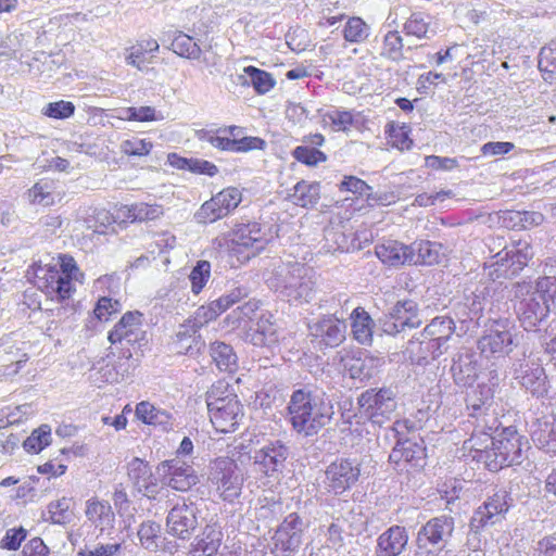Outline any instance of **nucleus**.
<instances>
[{
    "label": "nucleus",
    "mask_w": 556,
    "mask_h": 556,
    "mask_svg": "<svg viewBox=\"0 0 556 556\" xmlns=\"http://www.w3.org/2000/svg\"><path fill=\"white\" fill-rule=\"evenodd\" d=\"M85 515L88 521L101 531L112 528L115 521V514L111 504L97 496L86 502Z\"/></svg>",
    "instance_id": "obj_36"
},
{
    "label": "nucleus",
    "mask_w": 556,
    "mask_h": 556,
    "mask_svg": "<svg viewBox=\"0 0 556 556\" xmlns=\"http://www.w3.org/2000/svg\"><path fill=\"white\" fill-rule=\"evenodd\" d=\"M361 477V465L350 458H337L325 471V484L329 493L341 495L356 484Z\"/></svg>",
    "instance_id": "obj_14"
},
{
    "label": "nucleus",
    "mask_w": 556,
    "mask_h": 556,
    "mask_svg": "<svg viewBox=\"0 0 556 556\" xmlns=\"http://www.w3.org/2000/svg\"><path fill=\"white\" fill-rule=\"evenodd\" d=\"M404 356L412 365L422 366L435 357V349L432 346V341H427L425 338L413 339L408 341Z\"/></svg>",
    "instance_id": "obj_43"
},
{
    "label": "nucleus",
    "mask_w": 556,
    "mask_h": 556,
    "mask_svg": "<svg viewBox=\"0 0 556 556\" xmlns=\"http://www.w3.org/2000/svg\"><path fill=\"white\" fill-rule=\"evenodd\" d=\"M127 475L135 484L141 485L151 478V467L147 460L135 457L127 465Z\"/></svg>",
    "instance_id": "obj_59"
},
{
    "label": "nucleus",
    "mask_w": 556,
    "mask_h": 556,
    "mask_svg": "<svg viewBox=\"0 0 556 556\" xmlns=\"http://www.w3.org/2000/svg\"><path fill=\"white\" fill-rule=\"evenodd\" d=\"M326 142V138L320 132H314L303 136L302 144L292 150V156L299 163L307 167H316L328 161V155L319 148Z\"/></svg>",
    "instance_id": "obj_23"
},
{
    "label": "nucleus",
    "mask_w": 556,
    "mask_h": 556,
    "mask_svg": "<svg viewBox=\"0 0 556 556\" xmlns=\"http://www.w3.org/2000/svg\"><path fill=\"white\" fill-rule=\"evenodd\" d=\"M483 440L479 443L477 434L465 442L469 448L480 453L484 457L490 470H497L503 467L518 465L522 460V437L511 427L505 428L493 438L489 430H481Z\"/></svg>",
    "instance_id": "obj_3"
},
{
    "label": "nucleus",
    "mask_w": 556,
    "mask_h": 556,
    "mask_svg": "<svg viewBox=\"0 0 556 556\" xmlns=\"http://www.w3.org/2000/svg\"><path fill=\"white\" fill-rule=\"evenodd\" d=\"M143 314L139 311H128L122 315L119 320L108 333V340L111 344H117L123 341L135 342L142 332Z\"/></svg>",
    "instance_id": "obj_25"
},
{
    "label": "nucleus",
    "mask_w": 556,
    "mask_h": 556,
    "mask_svg": "<svg viewBox=\"0 0 556 556\" xmlns=\"http://www.w3.org/2000/svg\"><path fill=\"white\" fill-rule=\"evenodd\" d=\"M391 318L395 331H402L405 328H417L421 325L418 306L413 300L397 302L391 313Z\"/></svg>",
    "instance_id": "obj_38"
},
{
    "label": "nucleus",
    "mask_w": 556,
    "mask_h": 556,
    "mask_svg": "<svg viewBox=\"0 0 556 556\" xmlns=\"http://www.w3.org/2000/svg\"><path fill=\"white\" fill-rule=\"evenodd\" d=\"M168 533L182 540L189 539L198 527V508L191 501L177 503L166 518Z\"/></svg>",
    "instance_id": "obj_19"
},
{
    "label": "nucleus",
    "mask_w": 556,
    "mask_h": 556,
    "mask_svg": "<svg viewBox=\"0 0 556 556\" xmlns=\"http://www.w3.org/2000/svg\"><path fill=\"white\" fill-rule=\"evenodd\" d=\"M513 500L506 490H498L480 506L470 520V527L478 532L486 526H493L505 518Z\"/></svg>",
    "instance_id": "obj_16"
},
{
    "label": "nucleus",
    "mask_w": 556,
    "mask_h": 556,
    "mask_svg": "<svg viewBox=\"0 0 556 556\" xmlns=\"http://www.w3.org/2000/svg\"><path fill=\"white\" fill-rule=\"evenodd\" d=\"M210 354L220 370L232 372L236 369L237 356L230 345L224 342H214L210 346Z\"/></svg>",
    "instance_id": "obj_44"
},
{
    "label": "nucleus",
    "mask_w": 556,
    "mask_h": 556,
    "mask_svg": "<svg viewBox=\"0 0 556 556\" xmlns=\"http://www.w3.org/2000/svg\"><path fill=\"white\" fill-rule=\"evenodd\" d=\"M48 511L53 523L65 525L70 522L72 518V498L62 497L51 502Z\"/></svg>",
    "instance_id": "obj_57"
},
{
    "label": "nucleus",
    "mask_w": 556,
    "mask_h": 556,
    "mask_svg": "<svg viewBox=\"0 0 556 556\" xmlns=\"http://www.w3.org/2000/svg\"><path fill=\"white\" fill-rule=\"evenodd\" d=\"M223 542L218 525H207L190 549V556H215Z\"/></svg>",
    "instance_id": "obj_37"
},
{
    "label": "nucleus",
    "mask_w": 556,
    "mask_h": 556,
    "mask_svg": "<svg viewBox=\"0 0 556 556\" xmlns=\"http://www.w3.org/2000/svg\"><path fill=\"white\" fill-rule=\"evenodd\" d=\"M206 406L213 428L220 433L235 432L244 417V407L238 395L222 380L207 390Z\"/></svg>",
    "instance_id": "obj_5"
},
{
    "label": "nucleus",
    "mask_w": 556,
    "mask_h": 556,
    "mask_svg": "<svg viewBox=\"0 0 556 556\" xmlns=\"http://www.w3.org/2000/svg\"><path fill=\"white\" fill-rule=\"evenodd\" d=\"M346 325L334 315H325L309 326L313 341L320 349L337 348L345 340Z\"/></svg>",
    "instance_id": "obj_20"
},
{
    "label": "nucleus",
    "mask_w": 556,
    "mask_h": 556,
    "mask_svg": "<svg viewBox=\"0 0 556 556\" xmlns=\"http://www.w3.org/2000/svg\"><path fill=\"white\" fill-rule=\"evenodd\" d=\"M533 252L530 243L527 240L514 241L511 245L505 247L501 252L494 255L495 265L501 267L505 266V263H509L510 274L515 275L519 273L532 258Z\"/></svg>",
    "instance_id": "obj_27"
},
{
    "label": "nucleus",
    "mask_w": 556,
    "mask_h": 556,
    "mask_svg": "<svg viewBox=\"0 0 556 556\" xmlns=\"http://www.w3.org/2000/svg\"><path fill=\"white\" fill-rule=\"evenodd\" d=\"M75 110L76 108L73 102L59 100L48 103L43 108L42 114L53 119H65L72 117L75 113Z\"/></svg>",
    "instance_id": "obj_60"
},
{
    "label": "nucleus",
    "mask_w": 556,
    "mask_h": 556,
    "mask_svg": "<svg viewBox=\"0 0 556 556\" xmlns=\"http://www.w3.org/2000/svg\"><path fill=\"white\" fill-rule=\"evenodd\" d=\"M211 278V264L208 261H198L195 266L189 274V280L191 283V291L198 295L205 288L206 283Z\"/></svg>",
    "instance_id": "obj_53"
},
{
    "label": "nucleus",
    "mask_w": 556,
    "mask_h": 556,
    "mask_svg": "<svg viewBox=\"0 0 556 556\" xmlns=\"http://www.w3.org/2000/svg\"><path fill=\"white\" fill-rule=\"evenodd\" d=\"M51 427L45 424L31 431V433L23 442V447L28 453L39 454L51 444Z\"/></svg>",
    "instance_id": "obj_47"
},
{
    "label": "nucleus",
    "mask_w": 556,
    "mask_h": 556,
    "mask_svg": "<svg viewBox=\"0 0 556 556\" xmlns=\"http://www.w3.org/2000/svg\"><path fill=\"white\" fill-rule=\"evenodd\" d=\"M470 304H457V316L460 321V332L466 333L470 328H473V320L478 318L479 313L482 311V304L478 296L473 295L468 299Z\"/></svg>",
    "instance_id": "obj_50"
},
{
    "label": "nucleus",
    "mask_w": 556,
    "mask_h": 556,
    "mask_svg": "<svg viewBox=\"0 0 556 556\" xmlns=\"http://www.w3.org/2000/svg\"><path fill=\"white\" fill-rule=\"evenodd\" d=\"M243 72L250 77L251 85L257 94L269 92L276 85L273 75L253 65L245 66Z\"/></svg>",
    "instance_id": "obj_51"
},
{
    "label": "nucleus",
    "mask_w": 556,
    "mask_h": 556,
    "mask_svg": "<svg viewBox=\"0 0 556 556\" xmlns=\"http://www.w3.org/2000/svg\"><path fill=\"white\" fill-rule=\"evenodd\" d=\"M444 521L440 518L429 520L418 532L417 542L420 547L437 545L443 539Z\"/></svg>",
    "instance_id": "obj_49"
},
{
    "label": "nucleus",
    "mask_w": 556,
    "mask_h": 556,
    "mask_svg": "<svg viewBox=\"0 0 556 556\" xmlns=\"http://www.w3.org/2000/svg\"><path fill=\"white\" fill-rule=\"evenodd\" d=\"M338 188L342 193H352L355 200H365L369 206L384 204L383 197L375 194L372 187L356 176L345 175Z\"/></svg>",
    "instance_id": "obj_35"
},
{
    "label": "nucleus",
    "mask_w": 556,
    "mask_h": 556,
    "mask_svg": "<svg viewBox=\"0 0 556 556\" xmlns=\"http://www.w3.org/2000/svg\"><path fill=\"white\" fill-rule=\"evenodd\" d=\"M514 330L515 325L508 318L490 320L484 334L478 341L479 350L486 357L509 354L517 345Z\"/></svg>",
    "instance_id": "obj_11"
},
{
    "label": "nucleus",
    "mask_w": 556,
    "mask_h": 556,
    "mask_svg": "<svg viewBox=\"0 0 556 556\" xmlns=\"http://www.w3.org/2000/svg\"><path fill=\"white\" fill-rule=\"evenodd\" d=\"M496 388L497 377L492 376L488 382L482 381L476 387H470L466 394L467 409L470 410L469 416L477 420L475 432L497 429V413L493 408Z\"/></svg>",
    "instance_id": "obj_8"
},
{
    "label": "nucleus",
    "mask_w": 556,
    "mask_h": 556,
    "mask_svg": "<svg viewBox=\"0 0 556 556\" xmlns=\"http://www.w3.org/2000/svg\"><path fill=\"white\" fill-rule=\"evenodd\" d=\"M396 409V393L389 387L369 388L357 396L358 414L374 427L390 422Z\"/></svg>",
    "instance_id": "obj_7"
},
{
    "label": "nucleus",
    "mask_w": 556,
    "mask_h": 556,
    "mask_svg": "<svg viewBox=\"0 0 556 556\" xmlns=\"http://www.w3.org/2000/svg\"><path fill=\"white\" fill-rule=\"evenodd\" d=\"M287 409L293 430L306 437L317 434L334 415L333 405L324 393L306 388L292 392Z\"/></svg>",
    "instance_id": "obj_2"
},
{
    "label": "nucleus",
    "mask_w": 556,
    "mask_h": 556,
    "mask_svg": "<svg viewBox=\"0 0 556 556\" xmlns=\"http://www.w3.org/2000/svg\"><path fill=\"white\" fill-rule=\"evenodd\" d=\"M519 383L534 396H544L547 393V377L543 367L534 363L521 365Z\"/></svg>",
    "instance_id": "obj_32"
},
{
    "label": "nucleus",
    "mask_w": 556,
    "mask_h": 556,
    "mask_svg": "<svg viewBox=\"0 0 556 556\" xmlns=\"http://www.w3.org/2000/svg\"><path fill=\"white\" fill-rule=\"evenodd\" d=\"M56 258L59 266L33 264V283L48 300L63 305L73 300L77 292L76 283H84L85 274L71 254L60 253Z\"/></svg>",
    "instance_id": "obj_1"
},
{
    "label": "nucleus",
    "mask_w": 556,
    "mask_h": 556,
    "mask_svg": "<svg viewBox=\"0 0 556 556\" xmlns=\"http://www.w3.org/2000/svg\"><path fill=\"white\" fill-rule=\"evenodd\" d=\"M412 132L413 129L409 124L399 121H388L383 128L387 148L399 152L409 151L414 146Z\"/></svg>",
    "instance_id": "obj_28"
},
{
    "label": "nucleus",
    "mask_w": 556,
    "mask_h": 556,
    "mask_svg": "<svg viewBox=\"0 0 556 556\" xmlns=\"http://www.w3.org/2000/svg\"><path fill=\"white\" fill-rule=\"evenodd\" d=\"M408 535L404 527L392 526L377 541V556H399L406 547Z\"/></svg>",
    "instance_id": "obj_29"
},
{
    "label": "nucleus",
    "mask_w": 556,
    "mask_h": 556,
    "mask_svg": "<svg viewBox=\"0 0 556 556\" xmlns=\"http://www.w3.org/2000/svg\"><path fill=\"white\" fill-rule=\"evenodd\" d=\"M242 202V192L237 187H226L206 200L195 213L200 224H212L231 214Z\"/></svg>",
    "instance_id": "obj_13"
},
{
    "label": "nucleus",
    "mask_w": 556,
    "mask_h": 556,
    "mask_svg": "<svg viewBox=\"0 0 556 556\" xmlns=\"http://www.w3.org/2000/svg\"><path fill=\"white\" fill-rule=\"evenodd\" d=\"M25 198L30 205L51 207L63 201L65 191L58 179L42 177L27 189Z\"/></svg>",
    "instance_id": "obj_21"
},
{
    "label": "nucleus",
    "mask_w": 556,
    "mask_h": 556,
    "mask_svg": "<svg viewBox=\"0 0 556 556\" xmlns=\"http://www.w3.org/2000/svg\"><path fill=\"white\" fill-rule=\"evenodd\" d=\"M320 190L321 186L319 181L301 179L293 186L287 199L295 206L312 208L320 200Z\"/></svg>",
    "instance_id": "obj_34"
},
{
    "label": "nucleus",
    "mask_w": 556,
    "mask_h": 556,
    "mask_svg": "<svg viewBox=\"0 0 556 556\" xmlns=\"http://www.w3.org/2000/svg\"><path fill=\"white\" fill-rule=\"evenodd\" d=\"M426 456V447L422 442L399 439L389 455V459L399 467H421Z\"/></svg>",
    "instance_id": "obj_26"
},
{
    "label": "nucleus",
    "mask_w": 556,
    "mask_h": 556,
    "mask_svg": "<svg viewBox=\"0 0 556 556\" xmlns=\"http://www.w3.org/2000/svg\"><path fill=\"white\" fill-rule=\"evenodd\" d=\"M153 142L150 139L132 137L121 143V152L127 156L142 157L150 154Z\"/></svg>",
    "instance_id": "obj_56"
},
{
    "label": "nucleus",
    "mask_w": 556,
    "mask_h": 556,
    "mask_svg": "<svg viewBox=\"0 0 556 556\" xmlns=\"http://www.w3.org/2000/svg\"><path fill=\"white\" fill-rule=\"evenodd\" d=\"M269 283L275 292L287 298L289 302H308L315 288L312 269L299 262L279 265Z\"/></svg>",
    "instance_id": "obj_6"
},
{
    "label": "nucleus",
    "mask_w": 556,
    "mask_h": 556,
    "mask_svg": "<svg viewBox=\"0 0 556 556\" xmlns=\"http://www.w3.org/2000/svg\"><path fill=\"white\" fill-rule=\"evenodd\" d=\"M375 254L389 267L413 265V244H405L394 239H383L375 247Z\"/></svg>",
    "instance_id": "obj_22"
},
{
    "label": "nucleus",
    "mask_w": 556,
    "mask_h": 556,
    "mask_svg": "<svg viewBox=\"0 0 556 556\" xmlns=\"http://www.w3.org/2000/svg\"><path fill=\"white\" fill-rule=\"evenodd\" d=\"M165 485L178 492H188L199 481L193 467L178 459H167L157 466Z\"/></svg>",
    "instance_id": "obj_17"
},
{
    "label": "nucleus",
    "mask_w": 556,
    "mask_h": 556,
    "mask_svg": "<svg viewBox=\"0 0 556 556\" xmlns=\"http://www.w3.org/2000/svg\"><path fill=\"white\" fill-rule=\"evenodd\" d=\"M342 35L349 43H362L369 36V26L362 17L351 16L342 29Z\"/></svg>",
    "instance_id": "obj_48"
},
{
    "label": "nucleus",
    "mask_w": 556,
    "mask_h": 556,
    "mask_svg": "<svg viewBox=\"0 0 556 556\" xmlns=\"http://www.w3.org/2000/svg\"><path fill=\"white\" fill-rule=\"evenodd\" d=\"M244 128L237 125L223 126L215 130L201 129L197 131L200 140L208 142L219 151L245 153L264 150L266 142L260 137L243 136Z\"/></svg>",
    "instance_id": "obj_9"
},
{
    "label": "nucleus",
    "mask_w": 556,
    "mask_h": 556,
    "mask_svg": "<svg viewBox=\"0 0 556 556\" xmlns=\"http://www.w3.org/2000/svg\"><path fill=\"white\" fill-rule=\"evenodd\" d=\"M288 457L289 448L282 441H270L254 453L253 466L256 478L264 483L269 479H278Z\"/></svg>",
    "instance_id": "obj_12"
},
{
    "label": "nucleus",
    "mask_w": 556,
    "mask_h": 556,
    "mask_svg": "<svg viewBox=\"0 0 556 556\" xmlns=\"http://www.w3.org/2000/svg\"><path fill=\"white\" fill-rule=\"evenodd\" d=\"M218 464L224 470L218 484L219 496L223 501L232 503L240 496L242 490V481L236 475L237 464L229 458L220 459Z\"/></svg>",
    "instance_id": "obj_31"
},
{
    "label": "nucleus",
    "mask_w": 556,
    "mask_h": 556,
    "mask_svg": "<svg viewBox=\"0 0 556 556\" xmlns=\"http://www.w3.org/2000/svg\"><path fill=\"white\" fill-rule=\"evenodd\" d=\"M270 240L258 222L236 224L224 236V248L228 263L237 268L261 255Z\"/></svg>",
    "instance_id": "obj_4"
},
{
    "label": "nucleus",
    "mask_w": 556,
    "mask_h": 556,
    "mask_svg": "<svg viewBox=\"0 0 556 556\" xmlns=\"http://www.w3.org/2000/svg\"><path fill=\"white\" fill-rule=\"evenodd\" d=\"M353 338L363 345H370L374 338L375 323L364 307L357 306L351 313Z\"/></svg>",
    "instance_id": "obj_39"
},
{
    "label": "nucleus",
    "mask_w": 556,
    "mask_h": 556,
    "mask_svg": "<svg viewBox=\"0 0 556 556\" xmlns=\"http://www.w3.org/2000/svg\"><path fill=\"white\" fill-rule=\"evenodd\" d=\"M438 251L433 249L430 241H421L418 243L417 252L413 247V265H432L438 262Z\"/></svg>",
    "instance_id": "obj_63"
},
{
    "label": "nucleus",
    "mask_w": 556,
    "mask_h": 556,
    "mask_svg": "<svg viewBox=\"0 0 556 556\" xmlns=\"http://www.w3.org/2000/svg\"><path fill=\"white\" fill-rule=\"evenodd\" d=\"M164 215V207L159 203L135 202L116 207V220L125 224L153 222Z\"/></svg>",
    "instance_id": "obj_24"
},
{
    "label": "nucleus",
    "mask_w": 556,
    "mask_h": 556,
    "mask_svg": "<svg viewBox=\"0 0 556 556\" xmlns=\"http://www.w3.org/2000/svg\"><path fill=\"white\" fill-rule=\"evenodd\" d=\"M430 16L421 12L413 13L404 24V31L407 36L424 38L429 31Z\"/></svg>",
    "instance_id": "obj_55"
},
{
    "label": "nucleus",
    "mask_w": 556,
    "mask_h": 556,
    "mask_svg": "<svg viewBox=\"0 0 556 556\" xmlns=\"http://www.w3.org/2000/svg\"><path fill=\"white\" fill-rule=\"evenodd\" d=\"M172 50L179 56L189 60H200L202 50L200 46L194 41V38L178 31L175 34L172 41Z\"/></svg>",
    "instance_id": "obj_45"
},
{
    "label": "nucleus",
    "mask_w": 556,
    "mask_h": 556,
    "mask_svg": "<svg viewBox=\"0 0 556 556\" xmlns=\"http://www.w3.org/2000/svg\"><path fill=\"white\" fill-rule=\"evenodd\" d=\"M240 291H233L229 294L219 296L199 306L194 313L186 320L185 326L189 327L193 333L202 327L216 320L223 313L240 301Z\"/></svg>",
    "instance_id": "obj_18"
},
{
    "label": "nucleus",
    "mask_w": 556,
    "mask_h": 556,
    "mask_svg": "<svg viewBox=\"0 0 556 556\" xmlns=\"http://www.w3.org/2000/svg\"><path fill=\"white\" fill-rule=\"evenodd\" d=\"M119 278L116 274H105L98 277L92 283L93 292H97L101 295H111L118 290Z\"/></svg>",
    "instance_id": "obj_64"
},
{
    "label": "nucleus",
    "mask_w": 556,
    "mask_h": 556,
    "mask_svg": "<svg viewBox=\"0 0 556 556\" xmlns=\"http://www.w3.org/2000/svg\"><path fill=\"white\" fill-rule=\"evenodd\" d=\"M303 520L298 513H291L278 526L274 540L273 553L276 556H292L301 546Z\"/></svg>",
    "instance_id": "obj_15"
},
{
    "label": "nucleus",
    "mask_w": 556,
    "mask_h": 556,
    "mask_svg": "<svg viewBox=\"0 0 556 556\" xmlns=\"http://www.w3.org/2000/svg\"><path fill=\"white\" fill-rule=\"evenodd\" d=\"M319 116L324 127H330L331 130L337 132H349L355 126L356 123V114L353 111H319Z\"/></svg>",
    "instance_id": "obj_41"
},
{
    "label": "nucleus",
    "mask_w": 556,
    "mask_h": 556,
    "mask_svg": "<svg viewBox=\"0 0 556 556\" xmlns=\"http://www.w3.org/2000/svg\"><path fill=\"white\" fill-rule=\"evenodd\" d=\"M403 50V39L397 30H390L384 35L382 43V55L390 59L401 56Z\"/></svg>",
    "instance_id": "obj_61"
},
{
    "label": "nucleus",
    "mask_w": 556,
    "mask_h": 556,
    "mask_svg": "<svg viewBox=\"0 0 556 556\" xmlns=\"http://www.w3.org/2000/svg\"><path fill=\"white\" fill-rule=\"evenodd\" d=\"M535 286L548 306V311L556 313V276L541 277L535 281Z\"/></svg>",
    "instance_id": "obj_58"
},
{
    "label": "nucleus",
    "mask_w": 556,
    "mask_h": 556,
    "mask_svg": "<svg viewBox=\"0 0 556 556\" xmlns=\"http://www.w3.org/2000/svg\"><path fill=\"white\" fill-rule=\"evenodd\" d=\"M452 336V319L450 317H435L425 328L422 337L432 341V346L439 350Z\"/></svg>",
    "instance_id": "obj_42"
},
{
    "label": "nucleus",
    "mask_w": 556,
    "mask_h": 556,
    "mask_svg": "<svg viewBox=\"0 0 556 556\" xmlns=\"http://www.w3.org/2000/svg\"><path fill=\"white\" fill-rule=\"evenodd\" d=\"M342 361L344 363V369L352 379L363 380L370 377L365 358L361 356H345Z\"/></svg>",
    "instance_id": "obj_62"
},
{
    "label": "nucleus",
    "mask_w": 556,
    "mask_h": 556,
    "mask_svg": "<svg viewBox=\"0 0 556 556\" xmlns=\"http://www.w3.org/2000/svg\"><path fill=\"white\" fill-rule=\"evenodd\" d=\"M121 118L127 122H154L162 119V116L156 112L153 106H128L122 110Z\"/></svg>",
    "instance_id": "obj_54"
},
{
    "label": "nucleus",
    "mask_w": 556,
    "mask_h": 556,
    "mask_svg": "<svg viewBox=\"0 0 556 556\" xmlns=\"http://www.w3.org/2000/svg\"><path fill=\"white\" fill-rule=\"evenodd\" d=\"M141 546L149 551H156L161 536V526L153 520L143 521L137 531Z\"/></svg>",
    "instance_id": "obj_52"
},
{
    "label": "nucleus",
    "mask_w": 556,
    "mask_h": 556,
    "mask_svg": "<svg viewBox=\"0 0 556 556\" xmlns=\"http://www.w3.org/2000/svg\"><path fill=\"white\" fill-rule=\"evenodd\" d=\"M531 438L534 444L547 453H556V418L542 416L531 426Z\"/></svg>",
    "instance_id": "obj_30"
},
{
    "label": "nucleus",
    "mask_w": 556,
    "mask_h": 556,
    "mask_svg": "<svg viewBox=\"0 0 556 556\" xmlns=\"http://www.w3.org/2000/svg\"><path fill=\"white\" fill-rule=\"evenodd\" d=\"M122 311V303L118 299L109 295H99L92 308V316L99 323H109Z\"/></svg>",
    "instance_id": "obj_46"
},
{
    "label": "nucleus",
    "mask_w": 556,
    "mask_h": 556,
    "mask_svg": "<svg viewBox=\"0 0 556 556\" xmlns=\"http://www.w3.org/2000/svg\"><path fill=\"white\" fill-rule=\"evenodd\" d=\"M159 49L160 45L155 38H141L128 48L126 63L139 71H143L151 63L155 53L159 52Z\"/></svg>",
    "instance_id": "obj_33"
},
{
    "label": "nucleus",
    "mask_w": 556,
    "mask_h": 556,
    "mask_svg": "<svg viewBox=\"0 0 556 556\" xmlns=\"http://www.w3.org/2000/svg\"><path fill=\"white\" fill-rule=\"evenodd\" d=\"M515 311L525 330L534 329L544 320L549 311L538 291L536 286L530 282H518L514 286Z\"/></svg>",
    "instance_id": "obj_10"
},
{
    "label": "nucleus",
    "mask_w": 556,
    "mask_h": 556,
    "mask_svg": "<svg viewBox=\"0 0 556 556\" xmlns=\"http://www.w3.org/2000/svg\"><path fill=\"white\" fill-rule=\"evenodd\" d=\"M135 416L137 420L147 426L166 429L172 425V415L149 401H141L136 405Z\"/></svg>",
    "instance_id": "obj_40"
}]
</instances>
